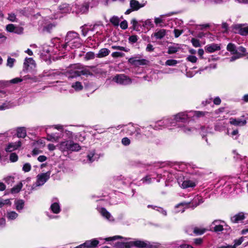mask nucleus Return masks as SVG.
<instances>
[{"mask_svg": "<svg viewBox=\"0 0 248 248\" xmlns=\"http://www.w3.org/2000/svg\"><path fill=\"white\" fill-rule=\"evenodd\" d=\"M125 248H131L136 247L138 248H158L157 245H154L148 241L137 240L129 242H121L120 243Z\"/></svg>", "mask_w": 248, "mask_h": 248, "instance_id": "1", "label": "nucleus"}, {"mask_svg": "<svg viewBox=\"0 0 248 248\" xmlns=\"http://www.w3.org/2000/svg\"><path fill=\"white\" fill-rule=\"evenodd\" d=\"M54 128V129L57 130V132H50L47 134V141H58L59 139L61 138L63 136V126L58 124L54 126L47 125V129Z\"/></svg>", "mask_w": 248, "mask_h": 248, "instance_id": "2", "label": "nucleus"}, {"mask_svg": "<svg viewBox=\"0 0 248 248\" xmlns=\"http://www.w3.org/2000/svg\"><path fill=\"white\" fill-rule=\"evenodd\" d=\"M60 149L62 152H78L81 150V147L78 143L70 140L60 142Z\"/></svg>", "mask_w": 248, "mask_h": 248, "instance_id": "3", "label": "nucleus"}, {"mask_svg": "<svg viewBox=\"0 0 248 248\" xmlns=\"http://www.w3.org/2000/svg\"><path fill=\"white\" fill-rule=\"evenodd\" d=\"M226 50L230 52L232 55H233V56H232L231 58V61L232 62L244 57L243 54L238 52L236 48V46L234 44L231 43H229L227 46H226Z\"/></svg>", "mask_w": 248, "mask_h": 248, "instance_id": "4", "label": "nucleus"}, {"mask_svg": "<svg viewBox=\"0 0 248 248\" xmlns=\"http://www.w3.org/2000/svg\"><path fill=\"white\" fill-rule=\"evenodd\" d=\"M113 81L120 85H129L131 83V79L128 76L124 74H117L113 78Z\"/></svg>", "mask_w": 248, "mask_h": 248, "instance_id": "5", "label": "nucleus"}, {"mask_svg": "<svg viewBox=\"0 0 248 248\" xmlns=\"http://www.w3.org/2000/svg\"><path fill=\"white\" fill-rule=\"evenodd\" d=\"M246 124H247V120L245 119L244 115H242L240 118L230 119V124L236 126H243Z\"/></svg>", "mask_w": 248, "mask_h": 248, "instance_id": "6", "label": "nucleus"}, {"mask_svg": "<svg viewBox=\"0 0 248 248\" xmlns=\"http://www.w3.org/2000/svg\"><path fill=\"white\" fill-rule=\"evenodd\" d=\"M128 62L130 64L136 67H139L141 65H148L149 64V61L145 59L137 60L134 57L129 58Z\"/></svg>", "mask_w": 248, "mask_h": 248, "instance_id": "7", "label": "nucleus"}, {"mask_svg": "<svg viewBox=\"0 0 248 248\" xmlns=\"http://www.w3.org/2000/svg\"><path fill=\"white\" fill-rule=\"evenodd\" d=\"M47 179V173H42L37 175V180L36 184L33 185V188L36 186H40L45 184Z\"/></svg>", "mask_w": 248, "mask_h": 248, "instance_id": "8", "label": "nucleus"}, {"mask_svg": "<svg viewBox=\"0 0 248 248\" xmlns=\"http://www.w3.org/2000/svg\"><path fill=\"white\" fill-rule=\"evenodd\" d=\"M35 66L34 60L31 58H26L24 62V71H28L30 68L32 69Z\"/></svg>", "mask_w": 248, "mask_h": 248, "instance_id": "9", "label": "nucleus"}, {"mask_svg": "<svg viewBox=\"0 0 248 248\" xmlns=\"http://www.w3.org/2000/svg\"><path fill=\"white\" fill-rule=\"evenodd\" d=\"M220 49L219 45L215 43L207 45L204 47L205 51L208 53H214L217 51L220 50Z\"/></svg>", "mask_w": 248, "mask_h": 248, "instance_id": "10", "label": "nucleus"}, {"mask_svg": "<svg viewBox=\"0 0 248 248\" xmlns=\"http://www.w3.org/2000/svg\"><path fill=\"white\" fill-rule=\"evenodd\" d=\"M21 146V142L20 140H18V141L15 143L12 142L8 144L6 148H5V151H6V152L10 153L14 150H17Z\"/></svg>", "mask_w": 248, "mask_h": 248, "instance_id": "11", "label": "nucleus"}, {"mask_svg": "<svg viewBox=\"0 0 248 248\" xmlns=\"http://www.w3.org/2000/svg\"><path fill=\"white\" fill-rule=\"evenodd\" d=\"M233 29L238 31V33L242 36H246L248 34V26L242 27L241 24H236L233 26Z\"/></svg>", "mask_w": 248, "mask_h": 248, "instance_id": "12", "label": "nucleus"}, {"mask_svg": "<svg viewBox=\"0 0 248 248\" xmlns=\"http://www.w3.org/2000/svg\"><path fill=\"white\" fill-rule=\"evenodd\" d=\"M245 219V216L243 212H240L231 217V221L232 223H237Z\"/></svg>", "mask_w": 248, "mask_h": 248, "instance_id": "13", "label": "nucleus"}, {"mask_svg": "<svg viewBox=\"0 0 248 248\" xmlns=\"http://www.w3.org/2000/svg\"><path fill=\"white\" fill-rule=\"evenodd\" d=\"M83 244L87 248H95L98 245L99 241L97 239H93L85 241Z\"/></svg>", "mask_w": 248, "mask_h": 248, "instance_id": "14", "label": "nucleus"}, {"mask_svg": "<svg viewBox=\"0 0 248 248\" xmlns=\"http://www.w3.org/2000/svg\"><path fill=\"white\" fill-rule=\"evenodd\" d=\"M174 120L177 122L185 123L187 121V116L184 112H180L174 116Z\"/></svg>", "mask_w": 248, "mask_h": 248, "instance_id": "15", "label": "nucleus"}, {"mask_svg": "<svg viewBox=\"0 0 248 248\" xmlns=\"http://www.w3.org/2000/svg\"><path fill=\"white\" fill-rule=\"evenodd\" d=\"M79 38V34L75 31H68L66 36V41L71 42L73 40Z\"/></svg>", "mask_w": 248, "mask_h": 248, "instance_id": "16", "label": "nucleus"}, {"mask_svg": "<svg viewBox=\"0 0 248 248\" xmlns=\"http://www.w3.org/2000/svg\"><path fill=\"white\" fill-rule=\"evenodd\" d=\"M144 6V4H140L137 0H131L130 1V8L133 9L134 10H138Z\"/></svg>", "mask_w": 248, "mask_h": 248, "instance_id": "17", "label": "nucleus"}, {"mask_svg": "<svg viewBox=\"0 0 248 248\" xmlns=\"http://www.w3.org/2000/svg\"><path fill=\"white\" fill-rule=\"evenodd\" d=\"M166 30L165 29H160L158 31L155 32L152 35V36L155 37L157 39H162L166 36Z\"/></svg>", "mask_w": 248, "mask_h": 248, "instance_id": "18", "label": "nucleus"}, {"mask_svg": "<svg viewBox=\"0 0 248 248\" xmlns=\"http://www.w3.org/2000/svg\"><path fill=\"white\" fill-rule=\"evenodd\" d=\"M49 209H50L51 211H52L53 214H58L60 213L61 212L60 204L58 202L52 203L50 205V207H49Z\"/></svg>", "mask_w": 248, "mask_h": 248, "instance_id": "19", "label": "nucleus"}, {"mask_svg": "<svg viewBox=\"0 0 248 248\" xmlns=\"http://www.w3.org/2000/svg\"><path fill=\"white\" fill-rule=\"evenodd\" d=\"M195 186H196V183L194 182L186 180L182 182L181 187L183 188H187L188 187H194Z\"/></svg>", "mask_w": 248, "mask_h": 248, "instance_id": "20", "label": "nucleus"}, {"mask_svg": "<svg viewBox=\"0 0 248 248\" xmlns=\"http://www.w3.org/2000/svg\"><path fill=\"white\" fill-rule=\"evenodd\" d=\"M17 137L19 138H24L26 136V130L24 127L17 128L16 129Z\"/></svg>", "mask_w": 248, "mask_h": 248, "instance_id": "21", "label": "nucleus"}, {"mask_svg": "<svg viewBox=\"0 0 248 248\" xmlns=\"http://www.w3.org/2000/svg\"><path fill=\"white\" fill-rule=\"evenodd\" d=\"M140 23H142L141 27L144 28L149 30L150 28L154 27V24L152 20L150 19H148L146 20L143 21L142 20L139 21Z\"/></svg>", "mask_w": 248, "mask_h": 248, "instance_id": "22", "label": "nucleus"}, {"mask_svg": "<svg viewBox=\"0 0 248 248\" xmlns=\"http://www.w3.org/2000/svg\"><path fill=\"white\" fill-rule=\"evenodd\" d=\"M140 22L138 21L137 20H136L135 18L132 19L131 20L130 24H132V27H131V29H132L133 31H139L140 29L139 27H141V25L139 24Z\"/></svg>", "mask_w": 248, "mask_h": 248, "instance_id": "23", "label": "nucleus"}, {"mask_svg": "<svg viewBox=\"0 0 248 248\" xmlns=\"http://www.w3.org/2000/svg\"><path fill=\"white\" fill-rule=\"evenodd\" d=\"M218 222H222L224 223V221L221 220H214V221L212 222V224L215 225V227H213V231L216 232H222L223 230V227L222 225L220 224H216V223Z\"/></svg>", "mask_w": 248, "mask_h": 248, "instance_id": "24", "label": "nucleus"}, {"mask_svg": "<svg viewBox=\"0 0 248 248\" xmlns=\"http://www.w3.org/2000/svg\"><path fill=\"white\" fill-rule=\"evenodd\" d=\"M15 204L16 205V209L18 211H21L24 207V201L22 199L16 200L15 201Z\"/></svg>", "mask_w": 248, "mask_h": 248, "instance_id": "25", "label": "nucleus"}, {"mask_svg": "<svg viewBox=\"0 0 248 248\" xmlns=\"http://www.w3.org/2000/svg\"><path fill=\"white\" fill-rule=\"evenodd\" d=\"M89 6L87 4H82L78 7L77 12L81 14L86 13L88 11Z\"/></svg>", "mask_w": 248, "mask_h": 248, "instance_id": "26", "label": "nucleus"}, {"mask_svg": "<svg viewBox=\"0 0 248 248\" xmlns=\"http://www.w3.org/2000/svg\"><path fill=\"white\" fill-rule=\"evenodd\" d=\"M109 50L108 48H102L100 49L98 54H97V58H104L109 55Z\"/></svg>", "mask_w": 248, "mask_h": 248, "instance_id": "27", "label": "nucleus"}, {"mask_svg": "<svg viewBox=\"0 0 248 248\" xmlns=\"http://www.w3.org/2000/svg\"><path fill=\"white\" fill-rule=\"evenodd\" d=\"M23 185L21 182L17 184L16 186L10 189V193L12 194H17L19 192L22 188Z\"/></svg>", "mask_w": 248, "mask_h": 248, "instance_id": "28", "label": "nucleus"}, {"mask_svg": "<svg viewBox=\"0 0 248 248\" xmlns=\"http://www.w3.org/2000/svg\"><path fill=\"white\" fill-rule=\"evenodd\" d=\"M206 229L205 228H199L197 227H195L193 230V232L196 235H199L204 234L206 231Z\"/></svg>", "mask_w": 248, "mask_h": 248, "instance_id": "29", "label": "nucleus"}, {"mask_svg": "<svg viewBox=\"0 0 248 248\" xmlns=\"http://www.w3.org/2000/svg\"><path fill=\"white\" fill-rule=\"evenodd\" d=\"M72 87L76 91H80L83 89V86L79 81H76L72 85Z\"/></svg>", "mask_w": 248, "mask_h": 248, "instance_id": "30", "label": "nucleus"}, {"mask_svg": "<svg viewBox=\"0 0 248 248\" xmlns=\"http://www.w3.org/2000/svg\"><path fill=\"white\" fill-rule=\"evenodd\" d=\"M109 22H110L111 24H112L113 26L118 27L119 26V23H120V19L117 16H113L110 19H109Z\"/></svg>", "mask_w": 248, "mask_h": 248, "instance_id": "31", "label": "nucleus"}, {"mask_svg": "<svg viewBox=\"0 0 248 248\" xmlns=\"http://www.w3.org/2000/svg\"><path fill=\"white\" fill-rule=\"evenodd\" d=\"M244 241L243 237H240L238 239H235L233 240L234 244L233 245H229L230 248H236L237 246H238L242 244V242Z\"/></svg>", "mask_w": 248, "mask_h": 248, "instance_id": "32", "label": "nucleus"}, {"mask_svg": "<svg viewBox=\"0 0 248 248\" xmlns=\"http://www.w3.org/2000/svg\"><path fill=\"white\" fill-rule=\"evenodd\" d=\"M79 73H80L81 76H86L88 77V76H93V74L90 71V70L86 69H83L82 70H79Z\"/></svg>", "mask_w": 248, "mask_h": 248, "instance_id": "33", "label": "nucleus"}, {"mask_svg": "<svg viewBox=\"0 0 248 248\" xmlns=\"http://www.w3.org/2000/svg\"><path fill=\"white\" fill-rule=\"evenodd\" d=\"M18 214L15 211H11L7 213V217L8 219L13 220L17 218Z\"/></svg>", "mask_w": 248, "mask_h": 248, "instance_id": "34", "label": "nucleus"}, {"mask_svg": "<svg viewBox=\"0 0 248 248\" xmlns=\"http://www.w3.org/2000/svg\"><path fill=\"white\" fill-rule=\"evenodd\" d=\"M112 49L113 50H118L120 51H123L126 52H128L129 51V48H126L124 47L120 46H112Z\"/></svg>", "mask_w": 248, "mask_h": 248, "instance_id": "35", "label": "nucleus"}, {"mask_svg": "<svg viewBox=\"0 0 248 248\" xmlns=\"http://www.w3.org/2000/svg\"><path fill=\"white\" fill-rule=\"evenodd\" d=\"M18 26L15 25L13 24H9L6 25V30L7 31L9 32H12Z\"/></svg>", "mask_w": 248, "mask_h": 248, "instance_id": "36", "label": "nucleus"}, {"mask_svg": "<svg viewBox=\"0 0 248 248\" xmlns=\"http://www.w3.org/2000/svg\"><path fill=\"white\" fill-rule=\"evenodd\" d=\"M178 51V48L174 46H170L168 49V54H175Z\"/></svg>", "mask_w": 248, "mask_h": 248, "instance_id": "37", "label": "nucleus"}, {"mask_svg": "<svg viewBox=\"0 0 248 248\" xmlns=\"http://www.w3.org/2000/svg\"><path fill=\"white\" fill-rule=\"evenodd\" d=\"M70 74L71 75H70V77L71 78L79 77L81 76L79 70H70Z\"/></svg>", "mask_w": 248, "mask_h": 248, "instance_id": "38", "label": "nucleus"}, {"mask_svg": "<svg viewBox=\"0 0 248 248\" xmlns=\"http://www.w3.org/2000/svg\"><path fill=\"white\" fill-rule=\"evenodd\" d=\"M94 58L95 55L94 54V53L91 51L86 53L85 57H84L86 61L94 59Z\"/></svg>", "mask_w": 248, "mask_h": 248, "instance_id": "39", "label": "nucleus"}, {"mask_svg": "<svg viewBox=\"0 0 248 248\" xmlns=\"http://www.w3.org/2000/svg\"><path fill=\"white\" fill-rule=\"evenodd\" d=\"M191 43H192V46H194V47H199L201 46L199 40L196 39L195 38H192Z\"/></svg>", "mask_w": 248, "mask_h": 248, "instance_id": "40", "label": "nucleus"}, {"mask_svg": "<svg viewBox=\"0 0 248 248\" xmlns=\"http://www.w3.org/2000/svg\"><path fill=\"white\" fill-rule=\"evenodd\" d=\"M138 39V35H132L130 36L128 38V42L132 44H134L137 42Z\"/></svg>", "mask_w": 248, "mask_h": 248, "instance_id": "41", "label": "nucleus"}, {"mask_svg": "<svg viewBox=\"0 0 248 248\" xmlns=\"http://www.w3.org/2000/svg\"><path fill=\"white\" fill-rule=\"evenodd\" d=\"M101 214H102V215L104 217L107 219H109L110 217L109 213L104 208L101 209Z\"/></svg>", "mask_w": 248, "mask_h": 248, "instance_id": "42", "label": "nucleus"}, {"mask_svg": "<svg viewBox=\"0 0 248 248\" xmlns=\"http://www.w3.org/2000/svg\"><path fill=\"white\" fill-rule=\"evenodd\" d=\"M18 160V156L15 153H12L10 155V161L11 162H15Z\"/></svg>", "mask_w": 248, "mask_h": 248, "instance_id": "43", "label": "nucleus"}, {"mask_svg": "<svg viewBox=\"0 0 248 248\" xmlns=\"http://www.w3.org/2000/svg\"><path fill=\"white\" fill-rule=\"evenodd\" d=\"M87 66H84L80 64H76L73 66L74 70H81L86 69Z\"/></svg>", "mask_w": 248, "mask_h": 248, "instance_id": "44", "label": "nucleus"}, {"mask_svg": "<svg viewBox=\"0 0 248 248\" xmlns=\"http://www.w3.org/2000/svg\"><path fill=\"white\" fill-rule=\"evenodd\" d=\"M190 204V202H183L181 203H179L175 206V208H177L180 207H185V208L189 207V205Z\"/></svg>", "mask_w": 248, "mask_h": 248, "instance_id": "45", "label": "nucleus"}, {"mask_svg": "<svg viewBox=\"0 0 248 248\" xmlns=\"http://www.w3.org/2000/svg\"><path fill=\"white\" fill-rule=\"evenodd\" d=\"M177 63L178 61L172 59L167 60V61H166L165 62L166 65L169 66H174L177 64Z\"/></svg>", "mask_w": 248, "mask_h": 248, "instance_id": "46", "label": "nucleus"}, {"mask_svg": "<svg viewBox=\"0 0 248 248\" xmlns=\"http://www.w3.org/2000/svg\"><path fill=\"white\" fill-rule=\"evenodd\" d=\"M23 171L25 172H29L31 170V165L29 163H26L23 165Z\"/></svg>", "mask_w": 248, "mask_h": 248, "instance_id": "47", "label": "nucleus"}, {"mask_svg": "<svg viewBox=\"0 0 248 248\" xmlns=\"http://www.w3.org/2000/svg\"><path fill=\"white\" fill-rule=\"evenodd\" d=\"M123 239V237L122 236L116 235L113 237H107V238H105V240H106V241L108 242V241H114L117 239Z\"/></svg>", "mask_w": 248, "mask_h": 248, "instance_id": "48", "label": "nucleus"}, {"mask_svg": "<svg viewBox=\"0 0 248 248\" xmlns=\"http://www.w3.org/2000/svg\"><path fill=\"white\" fill-rule=\"evenodd\" d=\"M23 28L21 26H18L15 30H14V31H12V33H15L17 34H21L23 33Z\"/></svg>", "mask_w": 248, "mask_h": 248, "instance_id": "49", "label": "nucleus"}, {"mask_svg": "<svg viewBox=\"0 0 248 248\" xmlns=\"http://www.w3.org/2000/svg\"><path fill=\"white\" fill-rule=\"evenodd\" d=\"M186 61L192 63H195L197 62V58L195 56L189 55L186 58Z\"/></svg>", "mask_w": 248, "mask_h": 248, "instance_id": "50", "label": "nucleus"}, {"mask_svg": "<svg viewBox=\"0 0 248 248\" xmlns=\"http://www.w3.org/2000/svg\"><path fill=\"white\" fill-rule=\"evenodd\" d=\"M111 55L114 58H122L124 57V53L119 52H112Z\"/></svg>", "mask_w": 248, "mask_h": 248, "instance_id": "51", "label": "nucleus"}, {"mask_svg": "<svg viewBox=\"0 0 248 248\" xmlns=\"http://www.w3.org/2000/svg\"><path fill=\"white\" fill-rule=\"evenodd\" d=\"M8 20L11 22H16V16L14 13L8 14Z\"/></svg>", "mask_w": 248, "mask_h": 248, "instance_id": "52", "label": "nucleus"}, {"mask_svg": "<svg viewBox=\"0 0 248 248\" xmlns=\"http://www.w3.org/2000/svg\"><path fill=\"white\" fill-rule=\"evenodd\" d=\"M119 25L122 30H126L127 28V22L126 20H124V21L120 22Z\"/></svg>", "mask_w": 248, "mask_h": 248, "instance_id": "53", "label": "nucleus"}, {"mask_svg": "<svg viewBox=\"0 0 248 248\" xmlns=\"http://www.w3.org/2000/svg\"><path fill=\"white\" fill-rule=\"evenodd\" d=\"M122 144L125 146H128L130 144V140L127 137H124L122 139Z\"/></svg>", "mask_w": 248, "mask_h": 248, "instance_id": "54", "label": "nucleus"}, {"mask_svg": "<svg viewBox=\"0 0 248 248\" xmlns=\"http://www.w3.org/2000/svg\"><path fill=\"white\" fill-rule=\"evenodd\" d=\"M15 62V59L11 57H9L8 58V60H7V65H8L10 67H12Z\"/></svg>", "mask_w": 248, "mask_h": 248, "instance_id": "55", "label": "nucleus"}, {"mask_svg": "<svg viewBox=\"0 0 248 248\" xmlns=\"http://www.w3.org/2000/svg\"><path fill=\"white\" fill-rule=\"evenodd\" d=\"M203 243V239L201 238H194V243L196 246H200Z\"/></svg>", "mask_w": 248, "mask_h": 248, "instance_id": "56", "label": "nucleus"}, {"mask_svg": "<svg viewBox=\"0 0 248 248\" xmlns=\"http://www.w3.org/2000/svg\"><path fill=\"white\" fill-rule=\"evenodd\" d=\"M207 112H203V111H196L195 112H194V116L198 118H200L201 117H204L205 115V113Z\"/></svg>", "mask_w": 248, "mask_h": 248, "instance_id": "57", "label": "nucleus"}, {"mask_svg": "<svg viewBox=\"0 0 248 248\" xmlns=\"http://www.w3.org/2000/svg\"><path fill=\"white\" fill-rule=\"evenodd\" d=\"M183 32L182 30H179L178 29H174V33L175 38H178Z\"/></svg>", "mask_w": 248, "mask_h": 248, "instance_id": "58", "label": "nucleus"}, {"mask_svg": "<svg viewBox=\"0 0 248 248\" xmlns=\"http://www.w3.org/2000/svg\"><path fill=\"white\" fill-rule=\"evenodd\" d=\"M22 81V79L19 78H15L10 80V83L12 84H16Z\"/></svg>", "mask_w": 248, "mask_h": 248, "instance_id": "59", "label": "nucleus"}, {"mask_svg": "<svg viewBox=\"0 0 248 248\" xmlns=\"http://www.w3.org/2000/svg\"><path fill=\"white\" fill-rule=\"evenodd\" d=\"M237 50H238V52L244 55V56H245V53L246 51V49L245 47L240 46L238 47V49H237Z\"/></svg>", "mask_w": 248, "mask_h": 248, "instance_id": "60", "label": "nucleus"}, {"mask_svg": "<svg viewBox=\"0 0 248 248\" xmlns=\"http://www.w3.org/2000/svg\"><path fill=\"white\" fill-rule=\"evenodd\" d=\"M154 48L152 44H149L147 45V46H146V51L153 52V51H154Z\"/></svg>", "mask_w": 248, "mask_h": 248, "instance_id": "61", "label": "nucleus"}, {"mask_svg": "<svg viewBox=\"0 0 248 248\" xmlns=\"http://www.w3.org/2000/svg\"><path fill=\"white\" fill-rule=\"evenodd\" d=\"M214 104L215 105H219L221 103V99L219 97H216L213 100Z\"/></svg>", "mask_w": 248, "mask_h": 248, "instance_id": "62", "label": "nucleus"}, {"mask_svg": "<svg viewBox=\"0 0 248 248\" xmlns=\"http://www.w3.org/2000/svg\"><path fill=\"white\" fill-rule=\"evenodd\" d=\"M135 139L137 140H140L141 139V133H140L138 130H135Z\"/></svg>", "mask_w": 248, "mask_h": 248, "instance_id": "63", "label": "nucleus"}, {"mask_svg": "<svg viewBox=\"0 0 248 248\" xmlns=\"http://www.w3.org/2000/svg\"><path fill=\"white\" fill-rule=\"evenodd\" d=\"M180 248H193L191 245L188 244H182L180 245Z\"/></svg>", "mask_w": 248, "mask_h": 248, "instance_id": "64", "label": "nucleus"}]
</instances>
